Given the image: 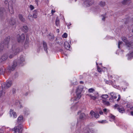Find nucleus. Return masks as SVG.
Masks as SVG:
<instances>
[{"mask_svg":"<svg viewBox=\"0 0 133 133\" xmlns=\"http://www.w3.org/2000/svg\"><path fill=\"white\" fill-rule=\"evenodd\" d=\"M17 66V63L16 62L14 63V64L12 65L11 68V70H14L15 67Z\"/></svg>","mask_w":133,"mask_h":133,"instance_id":"23","label":"nucleus"},{"mask_svg":"<svg viewBox=\"0 0 133 133\" xmlns=\"http://www.w3.org/2000/svg\"><path fill=\"white\" fill-rule=\"evenodd\" d=\"M88 91L89 92H92L93 91H95V90L94 89L92 88H90L89 89Z\"/></svg>","mask_w":133,"mask_h":133,"instance_id":"32","label":"nucleus"},{"mask_svg":"<svg viewBox=\"0 0 133 133\" xmlns=\"http://www.w3.org/2000/svg\"><path fill=\"white\" fill-rule=\"evenodd\" d=\"M110 117L112 119H114L115 118V116H114L112 115H110Z\"/></svg>","mask_w":133,"mask_h":133,"instance_id":"42","label":"nucleus"},{"mask_svg":"<svg viewBox=\"0 0 133 133\" xmlns=\"http://www.w3.org/2000/svg\"><path fill=\"white\" fill-rule=\"evenodd\" d=\"M129 57L131 58V57H133V52H132L129 55Z\"/></svg>","mask_w":133,"mask_h":133,"instance_id":"39","label":"nucleus"},{"mask_svg":"<svg viewBox=\"0 0 133 133\" xmlns=\"http://www.w3.org/2000/svg\"><path fill=\"white\" fill-rule=\"evenodd\" d=\"M22 127V125H19L17 127H15L14 128L15 133H19V130H21Z\"/></svg>","mask_w":133,"mask_h":133,"instance_id":"4","label":"nucleus"},{"mask_svg":"<svg viewBox=\"0 0 133 133\" xmlns=\"http://www.w3.org/2000/svg\"><path fill=\"white\" fill-rule=\"evenodd\" d=\"M98 94L97 93H96L94 96L91 95H88L90 97L91 99L94 100H95L97 98V95Z\"/></svg>","mask_w":133,"mask_h":133,"instance_id":"15","label":"nucleus"},{"mask_svg":"<svg viewBox=\"0 0 133 133\" xmlns=\"http://www.w3.org/2000/svg\"><path fill=\"white\" fill-rule=\"evenodd\" d=\"M112 98H110V99H109V100H110V99H112Z\"/></svg>","mask_w":133,"mask_h":133,"instance_id":"57","label":"nucleus"},{"mask_svg":"<svg viewBox=\"0 0 133 133\" xmlns=\"http://www.w3.org/2000/svg\"><path fill=\"white\" fill-rule=\"evenodd\" d=\"M83 88L81 86H79L77 88L76 93L77 96V99H79L81 97V92Z\"/></svg>","mask_w":133,"mask_h":133,"instance_id":"2","label":"nucleus"},{"mask_svg":"<svg viewBox=\"0 0 133 133\" xmlns=\"http://www.w3.org/2000/svg\"><path fill=\"white\" fill-rule=\"evenodd\" d=\"M12 53L14 55H16L18 53L19 51V49L18 48H12Z\"/></svg>","mask_w":133,"mask_h":133,"instance_id":"9","label":"nucleus"},{"mask_svg":"<svg viewBox=\"0 0 133 133\" xmlns=\"http://www.w3.org/2000/svg\"><path fill=\"white\" fill-rule=\"evenodd\" d=\"M33 18H36L37 17V15L35 14H34L33 15Z\"/></svg>","mask_w":133,"mask_h":133,"instance_id":"44","label":"nucleus"},{"mask_svg":"<svg viewBox=\"0 0 133 133\" xmlns=\"http://www.w3.org/2000/svg\"><path fill=\"white\" fill-rule=\"evenodd\" d=\"M98 5L101 7H103L105 5L106 3L104 1H101L99 3Z\"/></svg>","mask_w":133,"mask_h":133,"instance_id":"17","label":"nucleus"},{"mask_svg":"<svg viewBox=\"0 0 133 133\" xmlns=\"http://www.w3.org/2000/svg\"><path fill=\"white\" fill-rule=\"evenodd\" d=\"M130 0H124L122 2V3L124 5H125L128 3Z\"/></svg>","mask_w":133,"mask_h":133,"instance_id":"19","label":"nucleus"},{"mask_svg":"<svg viewBox=\"0 0 133 133\" xmlns=\"http://www.w3.org/2000/svg\"><path fill=\"white\" fill-rule=\"evenodd\" d=\"M64 47L67 50L69 49L70 45L69 43L67 42H66L64 43Z\"/></svg>","mask_w":133,"mask_h":133,"instance_id":"13","label":"nucleus"},{"mask_svg":"<svg viewBox=\"0 0 133 133\" xmlns=\"http://www.w3.org/2000/svg\"><path fill=\"white\" fill-rule=\"evenodd\" d=\"M95 113L94 111L92 110L90 112V114L92 117H94Z\"/></svg>","mask_w":133,"mask_h":133,"instance_id":"28","label":"nucleus"},{"mask_svg":"<svg viewBox=\"0 0 133 133\" xmlns=\"http://www.w3.org/2000/svg\"><path fill=\"white\" fill-rule=\"evenodd\" d=\"M23 121V117L22 116H20L18 118V122H22Z\"/></svg>","mask_w":133,"mask_h":133,"instance_id":"20","label":"nucleus"},{"mask_svg":"<svg viewBox=\"0 0 133 133\" xmlns=\"http://www.w3.org/2000/svg\"><path fill=\"white\" fill-rule=\"evenodd\" d=\"M9 11L11 14H12L14 13V10L12 7H11V10L10 9H9Z\"/></svg>","mask_w":133,"mask_h":133,"instance_id":"38","label":"nucleus"},{"mask_svg":"<svg viewBox=\"0 0 133 133\" xmlns=\"http://www.w3.org/2000/svg\"><path fill=\"white\" fill-rule=\"evenodd\" d=\"M18 17L20 20L22 22H24L25 21V19L23 17L22 15L19 14L18 15Z\"/></svg>","mask_w":133,"mask_h":133,"instance_id":"16","label":"nucleus"},{"mask_svg":"<svg viewBox=\"0 0 133 133\" xmlns=\"http://www.w3.org/2000/svg\"><path fill=\"white\" fill-rule=\"evenodd\" d=\"M99 113L101 115H102L103 114V112L102 111H100L99 112Z\"/></svg>","mask_w":133,"mask_h":133,"instance_id":"50","label":"nucleus"},{"mask_svg":"<svg viewBox=\"0 0 133 133\" xmlns=\"http://www.w3.org/2000/svg\"><path fill=\"white\" fill-rule=\"evenodd\" d=\"M105 121H106L105 120H102V121L100 122L101 123H103L105 122Z\"/></svg>","mask_w":133,"mask_h":133,"instance_id":"48","label":"nucleus"},{"mask_svg":"<svg viewBox=\"0 0 133 133\" xmlns=\"http://www.w3.org/2000/svg\"><path fill=\"white\" fill-rule=\"evenodd\" d=\"M12 84V82L11 81H9L7 82L6 84L3 83L2 85H3L4 87V88H3L4 89V88H8L10 87L11 86Z\"/></svg>","mask_w":133,"mask_h":133,"instance_id":"6","label":"nucleus"},{"mask_svg":"<svg viewBox=\"0 0 133 133\" xmlns=\"http://www.w3.org/2000/svg\"><path fill=\"white\" fill-rule=\"evenodd\" d=\"M3 130L2 129H0V133H3Z\"/></svg>","mask_w":133,"mask_h":133,"instance_id":"47","label":"nucleus"},{"mask_svg":"<svg viewBox=\"0 0 133 133\" xmlns=\"http://www.w3.org/2000/svg\"><path fill=\"white\" fill-rule=\"evenodd\" d=\"M10 39V37L8 36L4 39L2 44H0V51L3 50L4 46H7V45L9 43Z\"/></svg>","mask_w":133,"mask_h":133,"instance_id":"1","label":"nucleus"},{"mask_svg":"<svg viewBox=\"0 0 133 133\" xmlns=\"http://www.w3.org/2000/svg\"><path fill=\"white\" fill-rule=\"evenodd\" d=\"M10 114L11 117L13 116L14 118H16L17 117V114L13 110L11 109L10 111Z\"/></svg>","mask_w":133,"mask_h":133,"instance_id":"8","label":"nucleus"},{"mask_svg":"<svg viewBox=\"0 0 133 133\" xmlns=\"http://www.w3.org/2000/svg\"><path fill=\"white\" fill-rule=\"evenodd\" d=\"M99 115L97 113H95L94 116V117L96 118H98L99 117Z\"/></svg>","mask_w":133,"mask_h":133,"instance_id":"33","label":"nucleus"},{"mask_svg":"<svg viewBox=\"0 0 133 133\" xmlns=\"http://www.w3.org/2000/svg\"><path fill=\"white\" fill-rule=\"evenodd\" d=\"M123 43V42L122 41H119L118 42V48H120V45L121 44Z\"/></svg>","mask_w":133,"mask_h":133,"instance_id":"36","label":"nucleus"},{"mask_svg":"<svg viewBox=\"0 0 133 133\" xmlns=\"http://www.w3.org/2000/svg\"><path fill=\"white\" fill-rule=\"evenodd\" d=\"M101 97L103 98L106 99L108 98V95H102V96H101Z\"/></svg>","mask_w":133,"mask_h":133,"instance_id":"30","label":"nucleus"},{"mask_svg":"<svg viewBox=\"0 0 133 133\" xmlns=\"http://www.w3.org/2000/svg\"><path fill=\"white\" fill-rule=\"evenodd\" d=\"M30 7L31 9V10H33L34 9V7L32 5H31L30 6Z\"/></svg>","mask_w":133,"mask_h":133,"instance_id":"41","label":"nucleus"},{"mask_svg":"<svg viewBox=\"0 0 133 133\" xmlns=\"http://www.w3.org/2000/svg\"><path fill=\"white\" fill-rule=\"evenodd\" d=\"M132 31L133 32V30H132Z\"/></svg>","mask_w":133,"mask_h":133,"instance_id":"58","label":"nucleus"},{"mask_svg":"<svg viewBox=\"0 0 133 133\" xmlns=\"http://www.w3.org/2000/svg\"><path fill=\"white\" fill-rule=\"evenodd\" d=\"M8 22L11 25H14L15 23V20L13 19H11L9 20Z\"/></svg>","mask_w":133,"mask_h":133,"instance_id":"10","label":"nucleus"},{"mask_svg":"<svg viewBox=\"0 0 133 133\" xmlns=\"http://www.w3.org/2000/svg\"><path fill=\"white\" fill-rule=\"evenodd\" d=\"M4 88V87L3 85H2V87H0V98L3 96V90L4 89L3 88Z\"/></svg>","mask_w":133,"mask_h":133,"instance_id":"11","label":"nucleus"},{"mask_svg":"<svg viewBox=\"0 0 133 133\" xmlns=\"http://www.w3.org/2000/svg\"><path fill=\"white\" fill-rule=\"evenodd\" d=\"M28 18L30 21H33V17L32 16V15L31 14H29V15Z\"/></svg>","mask_w":133,"mask_h":133,"instance_id":"26","label":"nucleus"},{"mask_svg":"<svg viewBox=\"0 0 133 133\" xmlns=\"http://www.w3.org/2000/svg\"><path fill=\"white\" fill-rule=\"evenodd\" d=\"M118 97L117 99V101H118L121 99V96L119 95H118Z\"/></svg>","mask_w":133,"mask_h":133,"instance_id":"43","label":"nucleus"},{"mask_svg":"<svg viewBox=\"0 0 133 133\" xmlns=\"http://www.w3.org/2000/svg\"><path fill=\"white\" fill-rule=\"evenodd\" d=\"M15 55H14V54L12 55L11 54L9 56V57L10 58H11L14 56Z\"/></svg>","mask_w":133,"mask_h":133,"instance_id":"40","label":"nucleus"},{"mask_svg":"<svg viewBox=\"0 0 133 133\" xmlns=\"http://www.w3.org/2000/svg\"><path fill=\"white\" fill-rule=\"evenodd\" d=\"M87 6H89L92 5L94 3L93 0H87L85 2Z\"/></svg>","mask_w":133,"mask_h":133,"instance_id":"7","label":"nucleus"},{"mask_svg":"<svg viewBox=\"0 0 133 133\" xmlns=\"http://www.w3.org/2000/svg\"><path fill=\"white\" fill-rule=\"evenodd\" d=\"M54 36L53 35H49L48 36V38L50 40L52 41L54 39Z\"/></svg>","mask_w":133,"mask_h":133,"instance_id":"22","label":"nucleus"},{"mask_svg":"<svg viewBox=\"0 0 133 133\" xmlns=\"http://www.w3.org/2000/svg\"><path fill=\"white\" fill-rule=\"evenodd\" d=\"M22 30L25 32H26L28 31V26L25 25H23L22 28Z\"/></svg>","mask_w":133,"mask_h":133,"instance_id":"14","label":"nucleus"},{"mask_svg":"<svg viewBox=\"0 0 133 133\" xmlns=\"http://www.w3.org/2000/svg\"><path fill=\"white\" fill-rule=\"evenodd\" d=\"M110 95L111 97H112V98L114 99H116V96L115 95H114V94L113 92H112L111 93Z\"/></svg>","mask_w":133,"mask_h":133,"instance_id":"27","label":"nucleus"},{"mask_svg":"<svg viewBox=\"0 0 133 133\" xmlns=\"http://www.w3.org/2000/svg\"><path fill=\"white\" fill-rule=\"evenodd\" d=\"M25 39V35L22 34L21 36L19 35L18 36V41L19 42H22Z\"/></svg>","mask_w":133,"mask_h":133,"instance_id":"5","label":"nucleus"},{"mask_svg":"<svg viewBox=\"0 0 133 133\" xmlns=\"http://www.w3.org/2000/svg\"><path fill=\"white\" fill-rule=\"evenodd\" d=\"M114 108H117L118 110V108H120V107L119 105H118L117 104H116L114 106Z\"/></svg>","mask_w":133,"mask_h":133,"instance_id":"35","label":"nucleus"},{"mask_svg":"<svg viewBox=\"0 0 133 133\" xmlns=\"http://www.w3.org/2000/svg\"><path fill=\"white\" fill-rule=\"evenodd\" d=\"M7 58L8 56L6 55H4L0 59V61L1 62L4 61Z\"/></svg>","mask_w":133,"mask_h":133,"instance_id":"12","label":"nucleus"},{"mask_svg":"<svg viewBox=\"0 0 133 133\" xmlns=\"http://www.w3.org/2000/svg\"><path fill=\"white\" fill-rule=\"evenodd\" d=\"M55 12V11H53V10H52L51 11V13L52 14H53V13Z\"/></svg>","mask_w":133,"mask_h":133,"instance_id":"52","label":"nucleus"},{"mask_svg":"<svg viewBox=\"0 0 133 133\" xmlns=\"http://www.w3.org/2000/svg\"><path fill=\"white\" fill-rule=\"evenodd\" d=\"M28 46V42H25L24 45V47L25 48H27Z\"/></svg>","mask_w":133,"mask_h":133,"instance_id":"34","label":"nucleus"},{"mask_svg":"<svg viewBox=\"0 0 133 133\" xmlns=\"http://www.w3.org/2000/svg\"><path fill=\"white\" fill-rule=\"evenodd\" d=\"M122 40L125 43L126 45L128 46L131 47L132 48L133 47V43L128 42L125 37H123L122 38Z\"/></svg>","mask_w":133,"mask_h":133,"instance_id":"3","label":"nucleus"},{"mask_svg":"<svg viewBox=\"0 0 133 133\" xmlns=\"http://www.w3.org/2000/svg\"><path fill=\"white\" fill-rule=\"evenodd\" d=\"M59 20L58 17H57L56 20L55 24L56 25L58 26L59 25Z\"/></svg>","mask_w":133,"mask_h":133,"instance_id":"21","label":"nucleus"},{"mask_svg":"<svg viewBox=\"0 0 133 133\" xmlns=\"http://www.w3.org/2000/svg\"><path fill=\"white\" fill-rule=\"evenodd\" d=\"M98 72H100L101 71V70L98 67Z\"/></svg>","mask_w":133,"mask_h":133,"instance_id":"49","label":"nucleus"},{"mask_svg":"<svg viewBox=\"0 0 133 133\" xmlns=\"http://www.w3.org/2000/svg\"><path fill=\"white\" fill-rule=\"evenodd\" d=\"M103 16V18L102 19V20H103V21H104L105 19V17L104 16Z\"/></svg>","mask_w":133,"mask_h":133,"instance_id":"46","label":"nucleus"},{"mask_svg":"<svg viewBox=\"0 0 133 133\" xmlns=\"http://www.w3.org/2000/svg\"><path fill=\"white\" fill-rule=\"evenodd\" d=\"M3 72V69H0V74H2Z\"/></svg>","mask_w":133,"mask_h":133,"instance_id":"45","label":"nucleus"},{"mask_svg":"<svg viewBox=\"0 0 133 133\" xmlns=\"http://www.w3.org/2000/svg\"><path fill=\"white\" fill-rule=\"evenodd\" d=\"M107 109H105L103 110V111L104 112H106L107 111Z\"/></svg>","mask_w":133,"mask_h":133,"instance_id":"51","label":"nucleus"},{"mask_svg":"<svg viewBox=\"0 0 133 133\" xmlns=\"http://www.w3.org/2000/svg\"><path fill=\"white\" fill-rule=\"evenodd\" d=\"M57 31L58 33L59 32V30L58 29H57Z\"/></svg>","mask_w":133,"mask_h":133,"instance_id":"54","label":"nucleus"},{"mask_svg":"<svg viewBox=\"0 0 133 133\" xmlns=\"http://www.w3.org/2000/svg\"><path fill=\"white\" fill-rule=\"evenodd\" d=\"M43 47L44 48V50H47V46L46 44V43L45 42H43Z\"/></svg>","mask_w":133,"mask_h":133,"instance_id":"24","label":"nucleus"},{"mask_svg":"<svg viewBox=\"0 0 133 133\" xmlns=\"http://www.w3.org/2000/svg\"><path fill=\"white\" fill-rule=\"evenodd\" d=\"M118 110L120 112L122 113H123L124 111V110L123 108H118Z\"/></svg>","mask_w":133,"mask_h":133,"instance_id":"25","label":"nucleus"},{"mask_svg":"<svg viewBox=\"0 0 133 133\" xmlns=\"http://www.w3.org/2000/svg\"><path fill=\"white\" fill-rule=\"evenodd\" d=\"M131 115L133 116V111L131 112Z\"/></svg>","mask_w":133,"mask_h":133,"instance_id":"55","label":"nucleus"},{"mask_svg":"<svg viewBox=\"0 0 133 133\" xmlns=\"http://www.w3.org/2000/svg\"><path fill=\"white\" fill-rule=\"evenodd\" d=\"M80 83L81 84H83V82L82 81H81L80 82Z\"/></svg>","mask_w":133,"mask_h":133,"instance_id":"53","label":"nucleus"},{"mask_svg":"<svg viewBox=\"0 0 133 133\" xmlns=\"http://www.w3.org/2000/svg\"><path fill=\"white\" fill-rule=\"evenodd\" d=\"M85 115L84 113H81L80 116V118L81 119H82L84 117Z\"/></svg>","mask_w":133,"mask_h":133,"instance_id":"29","label":"nucleus"},{"mask_svg":"<svg viewBox=\"0 0 133 133\" xmlns=\"http://www.w3.org/2000/svg\"><path fill=\"white\" fill-rule=\"evenodd\" d=\"M20 61L22 62H23L25 61V59L24 57H21L20 58Z\"/></svg>","mask_w":133,"mask_h":133,"instance_id":"37","label":"nucleus"},{"mask_svg":"<svg viewBox=\"0 0 133 133\" xmlns=\"http://www.w3.org/2000/svg\"><path fill=\"white\" fill-rule=\"evenodd\" d=\"M68 35L66 33H64L62 35V37L63 38H66L67 37Z\"/></svg>","mask_w":133,"mask_h":133,"instance_id":"31","label":"nucleus"},{"mask_svg":"<svg viewBox=\"0 0 133 133\" xmlns=\"http://www.w3.org/2000/svg\"><path fill=\"white\" fill-rule=\"evenodd\" d=\"M127 106L128 108H129L130 107L129 105H127Z\"/></svg>","mask_w":133,"mask_h":133,"instance_id":"56","label":"nucleus"},{"mask_svg":"<svg viewBox=\"0 0 133 133\" xmlns=\"http://www.w3.org/2000/svg\"><path fill=\"white\" fill-rule=\"evenodd\" d=\"M102 101L104 105L107 106L109 105L110 104L109 102L107 101L104 100H103Z\"/></svg>","mask_w":133,"mask_h":133,"instance_id":"18","label":"nucleus"}]
</instances>
